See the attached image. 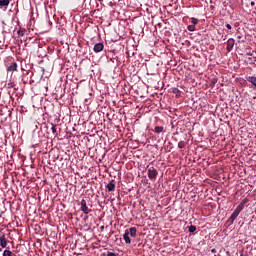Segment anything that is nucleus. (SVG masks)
<instances>
[{
	"label": "nucleus",
	"instance_id": "1",
	"mask_svg": "<svg viewBox=\"0 0 256 256\" xmlns=\"http://www.w3.org/2000/svg\"><path fill=\"white\" fill-rule=\"evenodd\" d=\"M242 209H243V204H240L236 207V209L234 210V212L230 216L231 223H233V221H235V219H237V217H239V213H241Z\"/></svg>",
	"mask_w": 256,
	"mask_h": 256
},
{
	"label": "nucleus",
	"instance_id": "8",
	"mask_svg": "<svg viewBox=\"0 0 256 256\" xmlns=\"http://www.w3.org/2000/svg\"><path fill=\"white\" fill-rule=\"evenodd\" d=\"M0 246L2 247V249H5V247H7V239H5V235H2L0 237Z\"/></svg>",
	"mask_w": 256,
	"mask_h": 256
},
{
	"label": "nucleus",
	"instance_id": "5",
	"mask_svg": "<svg viewBox=\"0 0 256 256\" xmlns=\"http://www.w3.org/2000/svg\"><path fill=\"white\" fill-rule=\"evenodd\" d=\"M234 46H235V40L233 38H230L227 41V51H231V49H233Z\"/></svg>",
	"mask_w": 256,
	"mask_h": 256
},
{
	"label": "nucleus",
	"instance_id": "19",
	"mask_svg": "<svg viewBox=\"0 0 256 256\" xmlns=\"http://www.w3.org/2000/svg\"><path fill=\"white\" fill-rule=\"evenodd\" d=\"M80 205H81V209H83V207H87V201L81 200Z\"/></svg>",
	"mask_w": 256,
	"mask_h": 256
},
{
	"label": "nucleus",
	"instance_id": "12",
	"mask_svg": "<svg viewBox=\"0 0 256 256\" xmlns=\"http://www.w3.org/2000/svg\"><path fill=\"white\" fill-rule=\"evenodd\" d=\"M3 256H15V254H13V252H11L10 250H4Z\"/></svg>",
	"mask_w": 256,
	"mask_h": 256
},
{
	"label": "nucleus",
	"instance_id": "10",
	"mask_svg": "<svg viewBox=\"0 0 256 256\" xmlns=\"http://www.w3.org/2000/svg\"><path fill=\"white\" fill-rule=\"evenodd\" d=\"M7 71H17V63L13 62L10 66H8Z\"/></svg>",
	"mask_w": 256,
	"mask_h": 256
},
{
	"label": "nucleus",
	"instance_id": "14",
	"mask_svg": "<svg viewBox=\"0 0 256 256\" xmlns=\"http://www.w3.org/2000/svg\"><path fill=\"white\" fill-rule=\"evenodd\" d=\"M248 81L250 82V83H252V85H254V87H256V77H249V79H248Z\"/></svg>",
	"mask_w": 256,
	"mask_h": 256
},
{
	"label": "nucleus",
	"instance_id": "7",
	"mask_svg": "<svg viewBox=\"0 0 256 256\" xmlns=\"http://www.w3.org/2000/svg\"><path fill=\"white\" fill-rule=\"evenodd\" d=\"M126 231H128V235L137 237V228L131 227L130 229H126Z\"/></svg>",
	"mask_w": 256,
	"mask_h": 256
},
{
	"label": "nucleus",
	"instance_id": "20",
	"mask_svg": "<svg viewBox=\"0 0 256 256\" xmlns=\"http://www.w3.org/2000/svg\"><path fill=\"white\" fill-rule=\"evenodd\" d=\"M188 31H195V25L194 24L189 25L188 26Z\"/></svg>",
	"mask_w": 256,
	"mask_h": 256
},
{
	"label": "nucleus",
	"instance_id": "22",
	"mask_svg": "<svg viewBox=\"0 0 256 256\" xmlns=\"http://www.w3.org/2000/svg\"><path fill=\"white\" fill-rule=\"evenodd\" d=\"M227 29H231V24H226Z\"/></svg>",
	"mask_w": 256,
	"mask_h": 256
},
{
	"label": "nucleus",
	"instance_id": "13",
	"mask_svg": "<svg viewBox=\"0 0 256 256\" xmlns=\"http://www.w3.org/2000/svg\"><path fill=\"white\" fill-rule=\"evenodd\" d=\"M154 131L155 133H163V126H156Z\"/></svg>",
	"mask_w": 256,
	"mask_h": 256
},
{
	"label": "nucleus",
	"instance_id": "18",
	"mask_svg": "<svg viewBox=\"0 0 256 256\" xmlns=\"http://www.w3.org/2000/svg\"><path fill=\"white\" fill-rule=\"evenodd\" d=\"M51 131L54 135H57V128L55 127V125H52Z\"/></svg>",
	"mask_w": 256,
	"mask_h": 256
},
{
	"label": "nucleus",
	"instance_id": "24",
	"mask_svg": "<svg viewBox=\"0 0 256 256\" xmlns=\"http://www.w3.org/2000/svg\"><path fill=\"white\" fill-rule=\"evenodd\" d=\"M212 253H215V249H212Z\"/></svg>",
	"mask_w": 256,
	"mask_h": 256
},
{
	"label": "nucleus",
	"instance_id": "25",
	"mask_svg": "<svg viewBox=\"0 0 256 256\" xmlns=\"http://www.w3.org/2000/svg\"><path fill=\"white\" fill-rule=\"evenodd\" d=\"M177 92V89H174V93Z\"/></svg>",
	"mask_w": 256,
	"mask_h": 256
},
{
	"label": "nucleus",
	"instance_id": "2",
	"mask_svg": "<svg viewBox=\"0 0 256 256\" xmlns=\"http://www.w3.org/2000/svg\"><path fill=\"white\" fill-rule=\"evenodd\" d=\"M157 169H155L154 167H151L148 169V177L149 179H157Z\"/></svg>",
	"mask_w": 256,
	"mask_h": 256
},
{
	"label": "nucleus",
	"instance_id": "26",
	"mask_svg": "<svg viewBox=\"0 0 256 256\" xmlns=\"http://www.w3.org/2000/svg\"><path fill=\"white\" fill-rule=\"evenodd\" d=\"M177 92V89H174V93Z\"/></svg>",
	"mask_w": 256,
	"mask_h": 256
},
{
	"label": "nucleus",
	"instance_id": "23",
	"mask_svg": "<svg viewBox=\"0 0 256 256\" xmlns=\"http://www.w3.org/2000/svg\"><path fill=\"white\" fill-rule=\"evenodd\" d=\"M255 5V2H251V6L253 7Z\"/></svg>",
	"mask_w": 256,
	"mask_h": 256
},
{
	"label": "nucleus",
	"instance_id": "11",
	"mask_svg": "<svg viewBox=\"0 0 256 256\" xmlns=\"http://www.w3.org/2000/svg\"><path fill=\"white\" fill-rule=\"evenodd\" d=\"M81 211H83L85 215H89L91 209H89V207L87 206H84L83 208H81Z\"/></svg>",
	"mask_w": 256,
	"mask_h": 256
},
{
	"label": "nucleus",
	"instance_id": "9",
	"mask_svg": "<svg viewBox=\"0 0 256 256\" xmlns=\"http://www.w3.org/2000/svg\"><path fill=\"white\" fill-rule=\"evenodd\" d=\"M9 7V0H0V9H7Z\"/></svg>",
	"mask_w": 256,
	"mask_h": 256
},
{
	"label": "nucleus",
	"instance_id": "6",
	"mask_svg": "<svg viewBox=\"0 0 256 256\" xmlns=\"http://www.w3.org/2000/svg\"><path fill=\"white\" fill-rule=\"evenodd\" d=\"M123 239L127 245L131 244V238H129V230H125Z\"/></svg>",
	"mask_w": 256,
	"mask_h": 256
},
{
	"label": "nucleus",
	"instance_id": "17",
	"mask_svg": "<svg viewBox=\"0 0 256 256\" xmlns=\"http://www.w3.org/2000/svg\"><path fill=\"white\" fill-rule=\"evenodd\" d=\"M185 142H183V141H181V142H179L178 143V147H179V149H183V148H185Z\"/></svg>",
	"mask_w": 256,
	"mask_h": 256
},
{
	"label": "nucleus",
	"instance_id": "21",
	"mask_svg": "<svg viewBox=\"0 0 256 256\" xmlns=\"http://www.w3.org/2000/svg\"><path fill=\"white\" fill-rule=\"evenodd\" d=\"M106 256H117L115 252H108Z\"/></svg>",
	"mask_w": 256,
	"mask_h": 256
},
{
	"label": "nucleus",
	"instance_id": "15",
	"mask_svg": "<svg viewBox=\"0 0 256 256\" xmlns=\"http://www.w3.org/2000/svg\"><path fill=\"white\" fill-rule=\"evenodd\" d=\"M188 231H189V233H195V231H197V227L191 225V226L189 227Z\"/></svg>",
	"mask_w": 256,
	"mask_h": 256
},
{
	"label": "nucleus",
	"instance_id": "4",
	"mask_svg": "<svg viewBox=\"0 0 256 256\" xmlns=\"http://www.w3.org/2000/svg\"><path fill=\"white\" fill-rule=\"evenodd\" d=\"M107 191L111 193V191H115V180H111L107 185H106Z\"/></svg>",
	"mask_w": 256,
	"mask_h": 256
},
{
	"label": "nucleus",
	"instance_id": "16",
	"mask_svg": "<svg viewBox=\"0 0 256 256\" xmlns=\"http://www.w3.org/2000/svg\"><path fill=\"white\" fill-rule=\"evenodd\" d=\"M192 25H197L199 23V20L197 18H191Z\"/></svg>",
	"mask_w": 256,
	"mask_h": 256
},
{
	"label": "nucleus",
	"instance_id": "3",
	"mask_svg": "<svg viewBox=\"0 0 256 256\" xmlns=\"http://www.w3.org/2000/svg\"><path fill=\"white\" fill-rule=\"evenodd\" d=\"M103 49H105V45H103V43H101V42L95 44V45H94V48H93V50H94L95 53H101V51H102Z\"/></svg>",
	"mask_w": 256,
	"mask_h": 256
}]
</instances>
